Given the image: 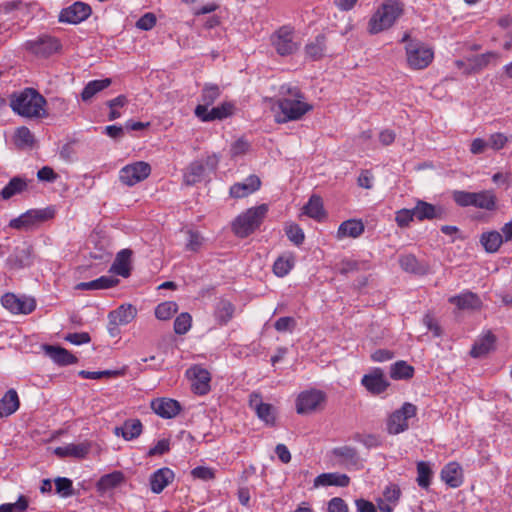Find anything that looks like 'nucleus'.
<instances>
[{
    "mask_svg": "<svg viewBox=\"0 0 512 512\" xmlns=\"http://www.w3.org/2000/svg\"><path fill=\"white\" fill-rule=\"evenodd\" d=\"M414 375V367L405 361H397L390 368V377L395 380L410 379Z\"/></svg>",
    "mask_w": 512,
    "mask_h": 512,
    "instance_id": "nucleus-46",
    "label": "nucleus"
},
{
    "mask_svg": "<svg viewBox=\"0 0 512 512\" xmlns=\"http://www.w3.org/2000/svg\"><path fill=\"white\" fill-rule=\"evenodd\" d=\"M187 235L186 250L198 252L204 244V237L198 231L194 230H189Z\"/></svg>",
    "mask_w": 512,
    "mask_h": 512,
    "instance_id": "nucleus-53",
    "label": "nucleus"
},
{
    "mask_svg": "<svg viewBox=\"0 0 512 512\" xmlns=\"http://www.w3.org/2000/svg\"><path fill=\"white\" fill-rule=\"evenodd\" d=\"M20 406V401L16 390L9 389L0 399V418L10 416L15 413Z\"/></svg>",
    "mask_w": 512,
    "mask_h": 512,
    "instance_id": "nucleus-32",
    "label": "nucleus"
},
{
    "mask_svg": "<svg viewBox=\"0 0 512 512\" xmlns=\"http://www.w3.org/2000/svg\"><path fill=\"white\" fill-rule=\"evenodd\" d=\"M295 320L292 317H280L274 324L279 332L291 331L295 327Z\"/></svg>",
    "mask_w": 512,
    "mask_h": 512,
    "instance_id": "nucleus-63",
    "label": "nucleus"
},
{
    "mask_svg": "<svg viewBox=\"0 0 512 512\" xmlns=\"http://www.w3.org/2000/svg\"><path fill=\"white\" fill-rule=\"evenodd\" d=\"M235 306L226 299H220L214 309V317L221 326L226 325L234 316Z\"/></svg>",
    "mask_w": 512,
    "mask_h": 512,
    "instance_id": "nucleus-33",
    "label": "nucleus"
},
{
    "mask_svg": "<svg viewBox=\"0 0 512 512\" xmlns=\"http://www.w3.org/2000/svg\"><path fill=\"white\" fill-rule=\"evenodd\" d=\"M497 198L492 190H483L474 193V207L493 211L496 209Z\"/></svg>",
    "mask_w": 512,
    "mask_h": 512,
    "instance_id": "nucleus-38",
    "label": "nucleus"
},
{
    "mask_svg": "<svg viewBox=\"0 0 512 512\" xmlns=\"http://www.w3.org/2000/svg\"><path fill=\"white\" fill-rule=\"evenodd\" d=\"M442 480L451 488H457L461 486L462 470L457 462H450L444 466L441 471Z\"/></svg>",
    "mask_w": 512,
    "mask_h": 512,
    "instance_id": "nucleus-29",
    "label": "nucleus"
},
{
    "mask_svg": "<svg viewBox=\"0 0 512 512\" xmlns=\"http://www.w3.org/2000/svg\"><path fill=\"white\" fill-rule=\"evenodd\" d=\"M119 280L111 276H101L89 282H80L76 285L78 290H102L114 287Z\"/></svg>",
    "mask_w": 512,
    "mask_h": 512,
    "instance_id": "nucleus-36",
    "label": "nucleus"
},
{
    "mask_svg": "<svg viewBox=\"0 0 512 512\" xmlns=\"http://www.w3.org/2000/svg\"><path fill=\"white\" fill-rule=\"evenodd\" d=\"M353 439L364 445L366 448H376L379 447L382 444V441L378 435L375 434H360L356 433L353 436Z\"/></svg>",
    "mask_w": 512,
    "mask_h": 512,
    "instance_id": "nucleus-54",
    "label": "nucleus"
},
{
    "mask_svg": "<svg viewBox=\"0 0 512 512\" xmlns=\"http://www.w3.org/2000/svg\"><path fill=\"white\" fill-rule=\"evenodd\" d=\"M417 483L421 488L427 489L431 484L432 470L427 462L417 463Z\"/></svg>",
    "mask_w": 512,
    "mask_h": 512,
    "instance_id": "nucleus-48",
    "label": "nucleus"
},
{
    "mask_svg": "<svg viewBox=\"0 0 512 512\" xmlns=\"http://www.w3.org/2000/svg\"><path fill=\"white\" fill-rule=\"evenodd\" d=\"M27 189V181L21 177H13L6 186L0 191V196L4 200L22 193Z\"/></svg>",
    "mask_w": 512,
    "mask_h": 512,
    "instance_id": "nucleus-41",
    "label": "nucleus"
},
{
    "mask_svg": "<svg viewBox=\"0 0 512 512\" xmlns=\"http://www.w3.org/2000/svg\"><path fill=\"white\" fill-rule=\"evenodd\" d=\"M28 506V499L24 495H20L15 503L1 504L0 512H26Z\"/></svg>",
    "mask_w": 512,
    "mask_h": 512,
    "instance_id": "nucleus-52",
    "label": "nucleus"
},
{
    "mask_svg": "<svg viewBox=\"0 0 512 512\" xmlns=\"http://www.w3.org/2000/svg\"><path fill=\"white\" fill-rule=\"evenodd\" d=\"M249 407L255 411L256 415L268 426H274L276 423L275 408L262 401L260 393L253 392L249 396Z\"/></svg>",
    "mask_w": 512,
    "mask_h": 512,
    "instance_id": "nucleus-16",
    "label": "nucleus"
},
{
    "mask_svg": "<svg viewBox=\"0 0 512 512\" xmlns=\"http://www.w3.org/2000/svg\"><path fill=\"white\" fill-rule=\"evenodd\" d=\"M125 481V476L121 471H113L100 477L96 483V489L100 494L117 488Z\"/></svg>",
    "mask_w": 512,
    "mask_h": 512,
    "instance_id": "nucleus-27",
    "label": "nucleus"
},
{
    "mask_svg": "<svg viewBox=\"0 0 512 512\" xmlns=\"http://www.w3.org/2000/svg\"><path fill=\"white\" fill-rule=\"evenodd\" d=\"M185 375L191 382L194 394L204 396L210 392L211 374L206 368L195 364L186 370Z\"/></svg>",
    "mask_w": 512,
    "mask_h": 512,
    "instance_id": "nucleus-10",
    "label": "nucleus"
},
{
    "mask_svg": "<svg viewBox=\"0 0 512 512\" xmlns=\"http://www.w3.org/2000/svg\"><path fill=\"white\" fill-rule=\"evenodd\" d=\"M191 476L194 479H200L203 481L214 480L216 477L215 470L206 466H197L191 470Z\"/></svg>",
    "mask_w": 512,
    "mask_h": 512,
    "instance_id": "nucleus-57",
    "label": "nucleus"
},
{
    "mask_svg": "<svg viewBox=\"0 0 512 512\" xmlns=\"http://www.w3.org/2000/svg\"><path fill=\"white\" fill-rule=\"evenodd\" d=\"M150 173L151 166L147 162L137 161L121 168L119 171V179L127 186H134L148 178Z\"/></svg>",
    "mask_w": 512,
    "mask_h": 512,
    "instance_id": "nucleus-12",
    "label": "nucleus"
},
{
    "mask_svg": "<svg viewBox=\"0 0 512 512\" xmlns=\"http://www.w3.org/2000/svg\"><path fill=\"white\" fill-rule=\"evenodd\" d=\"M403 14V5L398 0H386L371 16L368 32L372 35L391 28Z\"/></svg>",
    "mask_w": 512,
    "mask_h": 512,
    "instance_id": "nucleus-3",
    "label": "nucleus"
},
{
    "mask_svg": "<svg viewBox=\"0 0 512 512\" xmlns=\"http://www.w3.org/2000/svg\"><path fill=\"white\" fill-rule=\"evenodd\" d=\"M448 301L455 305L458 310H478L482 306L480 297L469 290H464L458 295L449 297Z\"/></svg>",
    "mask_w": 512,
    "mask_h": 512,
    "instance_id": "nucleus-19",
    "label": "nucleus"
},
{
    "mask_svg": "<svg viewBox=\"0 0 512 512\" xmlns=\"http://www.w3.org/2000/svg\"><path fill=\"white\" fill-rule=\"evenodd\" d=\"M270 44L279 56L293 55L300 48L295 40V29L291 25H283L270 35Z\"/></svg>",
    "mask_w": 512,
    "mask_h": 512,
    "instance_id": "nucleus-5",
    "label": "nucleus"
},
{
    "mask_svg": "<svg viewBox=\"0 0 512 512\" xmlns=\"http://www.w3.org/2000/svg\"><path fill=\"white\" fill-rule=\"evenodd\" d=\"M286 235L288 239L297 246L301 245L305 239L303 230L297 224L287 226Z\"/></svg>",
    "mask_w": 512,
    "mask_h": 512,
    "instance_id": "nucleus-58",
    "label": "nucleus"
},
{
    "mask_svg": "<svg viewBox=\"0 0 512 512\" xmlns=\"http://www.w3.org/2000/svg\"><path fill=\"white\" fill-rule=\"evenodd\" d=\"M90 451V445L88 443H70L64 446L57 447L55 454L61 458L73 457L77 459H83L87 456Z\"/></svg>",
    "mask_w": 512,
    "mask_h": 512,
    "instance_id": "nucleus-26",
    "label": "nucleus"
},
{
    "mask_svg": "<svg viewBox=\"0 0 512 512\" xmlns=\"http://www.w3.org/2000/svg\"><path fill=\"white\" fill-rule=\"evenodd\" d=\"M364 230L365 227L361 220L349 219L339 225L336 237L339 240L346 237L358 238L363 234Z\"/></svg>",
    "mask_w": 512,
    "mask_h": 512,
    "instance_id": "nucleus-25",
    "label": "nucleus"
},
{
    "mask_svg": "<svg viewBox=\"0 0 512 512\" xmlns=\"http://www.w3.org/2000/svg\"><path fill=\"white\" fill-rule=\"evenodd\" d=\"M142 423L139 419H128L121 427H116L115 435L122 436L125 440L130 441L139 437L142 433Z\"/></svg>",
    "mask_w": 512,
    "mask_h": 512,
    "instance_id": "nucleus-31",
    "label": "nucleus"
},
{
    "mask_svg": "<svg viewBox=\"0 0 512 512\" xmlns=\"http://www.w3.org/2000/svg\"><path fill=\"white\" fill-rule=\"evenodd\" d=\"M332 454L345 466H356L359 462V455L356 448L352 446H340L332 450Z\"/></svg>",
    "mask_w": 512,
    "mask_h": 512,
    "instance_id": "nucleus-35",
    "label": "nucleus"
},
{
    "mask_svg": "<svg viewBox=\"0 0 512 512\" xmlns=\"http://www.w3.org/2000/svg\"><path fill=\"white\" fill-rule=\"evenodd\" d=\"M350 483V478L346 474L337 472L333 473H322L318 475L314 480V486H338L347 487Z\"/></svg>",
    "mask_w": 512,
    "mask_h": 512,
    "instance_id": "nucleus-28",
    "label": "nucleus"
},
{
    "mask_svg": "<svg viewBox=\"0 0 512 512\" xmlns=\"http://www.w3.org/2000/svg\"><path fill=\"white\" fill-rule=\"evenodd\" d=\"M205 172V165L201 161H193L184 174V181L187 185H194L200 182Z\"/></svg>",
    "mask_w": 512,
    "mask_h": 512,
    "instance_id": "nucleus-44",
    "label": "nucleus"
},
{
    "mask_svg": "<svg viewBox=\"0 0 512 512\" xmlns=\"http://www.w3.org/2000/svg\"><path fill=\"white\" fill-rule=\"evenodd\" d=\"M220 94L221 91L218 85L210 83L205 84L200 96L202 104H198L197 106H206V109H208V107L220 97Z\"/></svg>",
    "mask_w": 512,
    "mask_h": 512,
    "instance_id": "nucleus-47",
    "label": "nucleus"
},
{
    "mask_svg": "<svg viewBox=\"0 0 512 512\" xmlns=\"http://www.w3.org/2000/svg\"><path fill=\"white\" fill-rule=\"evenodd\" d=\"M489 148V143L482 138H475L470 145V152L474 155L484 153Z\"/></svg>",
    "mask_w": 512,
    "mask_h": 512,
    "instance_id": "nucleus-64",
    "label": "nucleus"
},
{
    "mask_svg": "<svg viewBox=\"0 0 512 512\" xmlns=\"http://www.w3.org/2000/svg\"><path fill=\"white\" fill-rule=\"evenodd\" d=\"M295 265V256L292 253H284L273 264V272L278 277H285Z\"/></svg>",
    "mask_w": 512,
    "mask_h": 512,
    "instance_id": "nucleus-39",
    "label": "nucleus"
},
{
    "mask_svg": "<svg viewBox=\"0 0 512 512\" xmlns=\"http://www.w3.org/2000/svg\"><path fill=\"white\" fill-rule=\"evenodd\" d=\"M261 186V181L258 176L250 175L243 182H238L230 187V196L233 198H243L255 191Z\"/></svg>",
    "mask_w": 512,
    "mask_h": 512,
    "instance_id": "nucleus-21",
    "label": "nucleus"
},
{
    "mask_svg": "<svg viewBox=\"0 0 512 512\" xmlns=\"http://www.w3.org/2000/svg\"><path fill=\"white\" fill-rule=\"evenodd\" d=\"M268 207L262 204L252 207L239 215L232 223V230L238 237L244 238L252 234L262 223Z\"/></svg>",
    "mask_w": 512,
    "mask_h": 512,
    "instance_id": "nucleus-4",
    "label": "nucleus"
},
{
    "mask_svg": "<svg viewBox=\"0 0 512 512\" xmlns=\"http://www.w3.org/2000/svg\"><path fill=\"white\" fill-rule=\"evenodd\" d=\"M234 110L235 105L232 102H223L210 110L206 109V106H196L194 113L202 122H210L228 118L234 113Z\"/></svg>",
    "mask_w": 512,
    "mask_h": 512,
    "instance_id": "nucleus-15",
    "label": "nucleus"
},
{
    "mask_svg": "<svg viewBox=\"0 0 512 512\" xmlns=\"http://www.w3.org/2000/svg\"><path fill=\"white\" fill-rule=\"evenodd\" d=\"M361 384L373 395L383 393L389 386V383L380 369H376L372 373L364 375Z\"/></svg>",
    "mask_w": 512,
    "mask_h": 512,
    "instance_id": "nucleus-20",
    "label": "nucleus"
},
{
    "mask_svg": "<svg viewBox=\"0 0 512 512\" xmlns=\"http://www.w3.org/2000/svg\"><path fill=\"white\" fill-rule=\"evenodd\" d=\"M328 512H349V508L342 498L334 497L328 502Z\"/></svg>",
    "mask_w": 512,
    "mask_h": 512,
    "instance_id": "nucleus-62",
    "label": "nucleus"
},
{
    "mask_svg": "<svg viewBox=\"0 0 512 512\" xmlns=\"http://www.w3.org/2000/svg\"><path fill=\"white\" fill-rule=\"evenodd\" d=\"M417 407L405 402L399 409L395 410L387 419L386 429L391 435H398L409 428V419L416 417Z\"/></svg>",
    "mask_w": 512,
    "mask_h": 512,
    "instance_id": "nucleus-7",
    "label": "nucleus"
},
{
    "mask_svg": "<svg viewBox=\"0 0 512 512\" xmlns=\"http://www.w3.org/2000/svg\"><path fill=\"white\" fill-rule=\"evenodd\" d=\"M27 49L39 57L47 58L60 51V40L50 35L39 36L35 40L27 41Z\"/></svg>",
    "mask_w": 512,
    "mask_h": 512,
    "instance_id": "nucleus-14",
    "label": "nucleus"
},
{
    "mask_svg": "<svg viewBox=\"0 0 512 512\" xmlns=\"http://www.w3.org/2000/svg\"><path fill=\"white\" fill-rule=\"evenodd\" d=\"M474 193L475 192H467V191H454L453 192V200L460 207H474Z\"/></svg>",
    "mask_w": 512,
    "mask_h": 512,
    "instance_id": "nucleus-59",
    "label": "nucleus"
},
{
    "mask_svg": "<svg viewBox=\"0 0 512 512\" xmlns=\"http://www.w3.org/2000/svg\"><path fill=\"white\" fill-rule=\"evenodd\" d=\"M34 135L29 128L21 126L15 132V144L19 147H32L34 144Z\"/></svg>",
    "mask_w": 512,
    "mask_h": 512,
    "instance_id": "nucleus-50",
    "label": "nucleus"
},
{
    "mask_svg": "<svg viewBox=\"0 0 512 512\" xmlns=\"http://www.w3.org/2000/svg\"><path fill=\"white\" fill-rule=\"evenodd\" d=\"M174 477V472L168 467L156 470L150 476V487L152 492L156 494L161 493L174 480Z\"/></svg>",
    "mask_w": 512,
    "mask_h": 512,
    "instance_id": "nucleus-23",
    "label": "nucleus"
},
{
    "mask_svg": "<svg viewBox=\"0 0 512 512\" xmlns=\"http://www.w3.org/2000/svg\"><path fill=\"white\" fill-rule=\"evenodd\" d=\"M326 401V394L318 389L300 392L296 398V412L301 415L316 412Z\"/></svg>",
    "mask_w": 512,
    "mask_h": 512,
    "instance_id": "nucleus-9",
    "label": "nucleus"
},
{
    "mask_svg": "<svg viewBox=\"0 0 512 512\" xmlns=\"http://www.w3.org/2000/svg\"><path fill=\"white\" fill-rule=\"evenodd\" d=\"M413 209H400L395 213V222L400 228H406L414 220Z\"/></svg>",
    "mask_w": 512,
    "mask_h": 512,
    "instance_id": "nucleus-56",
    "label": "nucleus"
},
{
    "mask_svg": "<svg viewBox=\"0 0 512 512\" xmlns=\"http://www.w3.org/2000/svg\"><path fill=\"white\" fill-rule=\"evenodd\" d=\"M415 218L419 221L432 220L438 216L437 209L434 205L418 200L413 208Z\"/></svg>",
    "mask_w": 512,
    "mask_h": 512,
    "instance_id": "nucleus-43",
    "label": "nucleus"
},
{
    "mask_svg": "<svg viewBox=\"0 0 512 512\" xmlns=\"http://www.w3.org/2000/svg\"><path fill=\"white\" fill-rule=\"evenodd\" d=\"M0 302L6 310L16 315H28L36 309V300L33 297L18 296L11 292L5 293Z\"/></svg>",
    "mask_w": 512,
    "mask_h": 512,
    "instance_id": "nucleus-11",
    "label": "nucleus"
},
{
    "mask_svg": "<svg viewBox=\"0 0 512 512\" xmlns=\"http://www.w3.org/2000/svg\"><path fill=\"white\" fill-rule=\"evenodd\" d=\"M303 212L313 219L321 220L325 216L321 197L312 195L307 204L303 207Z\"/></svg>",
    "mask_w": 512,
    "mask_h": 512,
    "instance_id": "nucleus-42",
    "label": "nucleus"
},
{
    "mask_svg": "<svg viewBox=\"0 0 512 512\" xmlns=\"http://www.w3.org/2000/svg\"><path fill=\"white\" fill-rule=\"evenodd\" d=\"M152 411L163 419L175 418L182 410L181 404L172 398L160 397L151 401Z\"/></svg>",
    "mask_w": 512,
    "mask_h": 512,
    "instance_id": "nucleus-17",
    "label": "nucleus"
},
{
    "mask_svg": "<svg viewBox=\"0 0 512 512\" xmlns=\"http://www.w3.org/2000/svg\"><path fill=\"white\" fill-rule=\"evenodd\" d=\"M495 341V336L490 331H488L474 343L470 351V355L474 358L486 355L491 350H493Z\"/></svg>",
    "mask_w": 512,
    "mask_h": 512,
    "instance_id": "nucleus-34",
    "label": "nucleus"
},
{
    "mask_svg": "<svg viewBox=\"0 0 512 512\" xmlns=\"http://www.w3.org/2000/svg\"><path fill=\"white\" fill-rule=\"evenodd\" d=\"M408 66L413 70L427 68L434 59V51L428 45L411 40L405 47Z\"/></svg>",
    "mask_w": 512,
    "mask_h": 512,
    "instance_id": "nucleus-6",
    "label": "nucleus"
},
{
    "mask_svg": "<svg viewBox=\"0 0 512 512\" xmlns=\"http://www.w3.org/2000/svg\"><path fill=\"white\" fill-rule=\"evenodd\" d=\"M137 309L132 304H122L108 314V330L111 336H115L118 327L127 325L134 320Z\"/></svg>",
    "mask_w": 512,
    "mask_h": 512,
    "instance_id": "nucleus-13",
    "label": "nucleus"
},
{
    "mask_svg": "<svg viewBox=\"0 0 512 512\" xmlns=\"http://www.w3.org/2000/svg\"><path fill=\"white\" fill-rule=\"evenodd\" d=\"M91 7L83 2H75L61 10L59 21L62 23L78 24L91 15Z\"/></svg>",
    "mask_w": 512,
    "mask_h": 512,
    "instance_id": "nucleus-18",
    "label": "nucleus"
},
{
    "mask_svg": "<svg viewBox=\"0 0 512 512\" xmlns=\"http://www.w3.org/2000/svg\"><path fill=\"white\" fill-rule=\"evenodd\" d=\"M45 354L60 366H68L77 363L78 359L67 349L60 346L44 345Z\"/></svg>",
    "mask_w": 512,
    "mask_h": 512,
    "instance_id": "nucleus-22",
    "label": "nucleus"
},
{
    "mask_svg": "<svg viewBox=\"0 0 512 512\" xmlns=\"http://www.w3.org/2000/svg\"><path fill=\"white\" fill-rule=\"evenodd\" d=\"M480 243L487 253H496L503 244V238L498 231H488L481 234Z\"/></svg>",
    "mask_w": 512,
    "mask_h": 512,
    "instance_id": "nucleus-37",
    "label": "nucleus"
},
{
    "mask_svg": "<svg viewBox=\"0 0 512 512\" xmlns=\"http://www.w3.org/2000/svg\"><path fill=\"white\" fill-rule=\"evenodd\" d=\"M326 42V36L324 34H318L305 45L304 52L306 57L312 61L322 59L326 53Z\"/></svg>",
    "mask_w": 512,
    "mask_h": 512,
    "instance_id": "nucleus-24",
    "label": "nucleus"
},
{
    "mask_svg": "<svg viewBox=\"0 0 512 512\" xmlns=\"http://www.w3.org/2000/svg\"><path fill=\"white\" fill-rule=\"evenodd\" d=\"M155 24L156 16L153 13L148 12L139 18V20L136 22V27L138 29L148 31L151 30Z\"/></svg>",
    "mask_w": 512,
    "mask_h": 512,
    "instance_id": "nucleus-61",
    "label": "nucleus"
},
{
    "mask_svg": "<svg viewBox=\"0 0 512 512\" xmlns=\"http://www.w3.org/2000/svg\"><path fill=\"white\" fill-rule=\"evenodd\" d=\"M399 264L401 268L408 273L424 274L426 272V267L412 254L402 255L399 258Z\"/></svg>",
    "mask_w": 512,
    "mask_h": 512,
    "instance_id": "nucleus-45",
    "label": "nucleus"
},
{
    "mask_svg": "<svg viewBox=\"0 0 512 512\" xmlns=\"http://www.w3.org/2000/svg\"><path fill=\"white\" fill-rule=\"evenodd\" d=\"M55 486H56L57 493L61 494L63 497H69L74 494L73 482L69 478H66V477L56 478Z\"/></svg>",
    "mask_w": 512,
    "mask_h": 512,
    "instance_id": "nucleus-55",
    "label": "nucleus"
},
{
    "mask_svg": "<svg viewBox=\"0 0 512 512\" xmlns=\"http://www.w3.org/2000/svg\"><path fill=\"white\" fill-rule=\"evenodd\" d=\"M110 85V78L89 81L82 90L81 99L87 102L91 100L96 94L108 88Z\"/></svg>",
    "mask_w": 512,
    "mask_h": 512,
    "instance_id": "nucleus-40",
    "label": "nucleus"
},
{
    "mask_svg": "<svg viewBox=\"0 0 512 512\" xmlns=\"http://www.w3.org/2000/svg\"><path fill=\"white\" fill-rule=\"evenodd\" d=\"M487 142L489 143V148L493 149L494 151H499L503 149L507 144L508 137L503 133H493L489 136Z\"/></svg>",
    "mask_w": 512,
    "mask_h": 512,
    "instance_id": "nucleus-60",
    "label": "nucleus"
},
{
    "mask_svg": "<svg viewBox=\"0 0 512 512\" xmlns=\"http://www.w3.org/2000/svg\"><path fill=\"white\" fill-rule=\"evenodd\" d=\"M55 210L52 207L44 209H30L9 222V227L17 230H29L36 224L50 220L54 217Z\"/></svg>",
    "mask_w": 512,
    "mask_h": 512,
    "instance_id": "nucleus-8",
    "label": "nucleus"
},
{
    "mask_svg": "<svg viewBox=\"0 0 512 512\" xmlns=\"http://www.w3.org/2000/svg\"><path fill=\"white\" fill-rule=\"evenodd\" d=\"M178 311V305L174 301H165L155 308V316L159 320H168Z\"/></svg>",
    "mask_w": 512,
    "mask_h": 512,
    "instance_id": "nucleus-49",
    "label": "nucleus"
},
{
    "mask_svg": "<svg viewBox=\"0 0 512 512\" xmlns=\"http://www.w3.org/2000/svg\"><path fill=\"white\" fill-rule=\"evenodd\" d=\"M46 99L35 89L25 88L23 91L13 93L10 98V107L18 115L26 118H43L47 115Z\"/></svg>",
    "mask_w": 512,
    "mask_h": 512,
    "instance_id": "nucleus-2",
    "label": "nucleus"
},
{
    "mask_svg": "<svg viewBox=\"0 0 512 512\" xmlns=\"http://www.w3.org/2000/svg\"><path fill=\"white\" fill-rule=\"evenodd\" d=\"M279 94L277 106L281 116L276 118L278 123L299 120L313 109V106L305 101V95L297 86L284 84L280 87Z\"/></svg>",
    "mask_w": 512,
    "mask_h": 512,
    "instance_id": "nucleus-1",
    "label": "nucleus"
},
{
    "mask_svg": "<svg viewBox=\"0 0 512 512\" xmlns=\"http://www.w3.org/2000/svg\"><path fill=\"white\" fill-rule=\"evenodd\" d=\"M192 325V317L189 313L179 314L174 321V332L178 335L186 334Z\"/></svg>",
    "mask_w": 512,
    "mask_h": 512,
    "instance_id": "nucleus-51",
    "label": "nucleus"
},
{
    "mask_svg": "<svg viewBox=\"0 0 512 512\" xmlns=\"http://www.w3.org/2000/svg\"><path fill=\"white\" fill-rule=\"evenodd\" d=\"M132 251L130 249L120 250L112 264L111 270L122 277H128L131 271Z\"/></svg>",
    "mask_w": 512,
    "mask_h": 512,
    "instance_id": "nucleus-30",
    "label": "nucleus"
}]
</instances>
